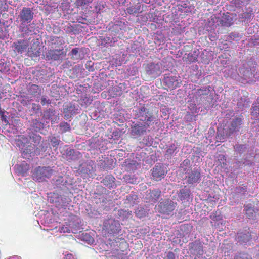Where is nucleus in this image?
<instances>
[{
    "mask_svg": "<svg viewBox=\"0 0 259 259\" xmlns=\"http://www.w3.org/2000/svg\"><path fill=\"white\" fill-rule=\"evenodd\" d=\"M108 224L105 225L106 229L110 233H116L118 231V226L119 224L114 220H109L108 221Z\"/></svg>",
    "mask_w": 259,
    "mask_h": 259,
    "instance_id": "14",
    "label": "nucleus"
},
{
    "mask_svg": "<svg viewBox=\"0 0 259 259\" xmlns=\"http://www.w3.org/2000/svg\"><path fill=\"white\" fill-rule=\"evenodd\" d=\"M94 241V239L92 237H91L90 239L89 240V241L90 242H93Z\"/></svg>",
    "mask_w": 259,
    "mask_h": 259,
    "instance_id": "36",
    "label": "nucleus"
},
{
    "mask_svg": "<svg viewBox=\"0 0 259 259\" xmlns=\"http://www.w3.org/2000/svg\"><path fill=\"white\" fill-rule=\"evenodd\" d=\"M198 93L200 95H207V91L206 90H203L202 89L198 90Z\"/></svg>",
    "mask_w": 259,
    "mask_h": 259,
    "instance_id": "31",
    "label": "nucleus"
},
{
    "mask_svg": "<svg viewBox=\"0 0 259 259\" xmlns=\"http://www.w3.org/2000/svg\"><path fill=\"white\" fill-rule=\"evenodd\" d=\"M115 178L111 175L106 176L102 180L103 184L109 188H113L115 185Z\"/></svg>",
    "mask_w": 259,
    "mask_h": 259,
    "instance_id": "15",
    "label": "nucleus"
},
{
    "mask_svg": "<svg viewBox=\"0 0 259 259\" xmlns=\"http://www.w3.org/2000/svg\"><path fill=\"white\" fill-rule=\"evenodd\" d=\"M25 170H22L21 171V173H22L23 175H24V173L26 172V171L28 170V166L27 164L25 165Z\"/></svg>",
    "mask_w": 259,
    "mask_h": 259,
    "instance_id": "33",
    "label": "nucleus"
},
{
    "mask_svg": "<svg viewBox=\"0 0 259 259\" xmlns=\"http://www.w3.org/2000/svg\"><path fill=\"white\" fill-rule=\"evenodd\" d=\"M251 115L254 119L259 118V97L252 104L251 108Z\"/></svg>",
    "mask_w": 259,
    "mask_h": 259,
    "instance_id": "16",
    "label": "nucleus"
},
{
    "mask_svg": "<svg viewBox=\"0 0 259 259\" xmlns=\"http://www.w3.org/2000/svg\"><path fill=\"white\" fill-rule=\"evenodd\" d=\"M218 161L220 162L222 166L226 165V159L223 155H219L218 157Z\"/></svg>",
    "mask_w": 259,
    "mask_h": 259,
    "instance_id": "27",
    "label": "nucleus"
},
{
    "mask_svg": "<svg viewBox=\"0 0 259 259\" xmlns=\"http://www.w3.org/2000/svg\"><path fill=\"white\" fill-rule=\"evenodd\" d=\"M8 259H20V257L17 255H14L9 257Z\"/></svg>",
    "mask_w": 259,
    "mask_h": 259,
    "instance_id": "34",
    "label": "nucleus"
},
{
    "mask_svg": "<svg viewBox=\"0 0 259 259\" xmlns=\"http://www.w3.org/2000/svg\"><path fill=\"white\" fill-rule=\"evenodd\" d=\"M40 139H41V137H40V136H37V140H40Z\"/></svg>",
    "mask_w": 259,
    "mask_h": 259,
    "instance_id": "37",
    "label": "nucleus"
},
{
    "mask_svg": "<svg viewBox=\"0 0 259 259\" xmlns=\"http://www.w3.org/2000/svg\"><path fill=\"white\" fill-rule=\"evenodd\" d=\"M25 153H27V152H25V151H23V154L24 155V156L25 155Z\"/></svg>",
    "mask_w": 259,
    "mask_h": 259,
    "instance_id": "38",
    "label": "nucleus"
},
{
    "mask_svg": "<svg viewBox=\"0 0 259 259\" xmlns=\"http://www.w3.org/2000/svg\"><path fill=\"white\" fill-rule=\"evenodd\" d=\"M177 148L175 144H171L167 149L165 153V155L168 156H171L176 151Z\"/></svg>",
    "mask_w": 259,
    "mask_h": 259,
    "instance_id": "24",
    "label": "nucleus"
},
{
    "mask_svg": "<svg viewBox=\"0 0 259 259\" xmlns=\"http://www.w3.org/2000/svg\"><path fill=\"white\" fill-rule=\"evenodd\" d=\"M65 55L64 49L50 50L46 53L48 60H58Z\"/></svg>",
    "mask_w": 259,
    "mask_h": 259,
    "instance_id": "7",
    "label": "nucleus"
},
{
    "mask_svg": "<svg viewBox=\"0 0 259 259\" xmlns=\"http://www.w3.org/2000/svg\"><path fill=\"white\" fill-rule=\"evenodd\" d=\"M31 109L35 113H38L40 112L41 107L39 104L33 103Z\"/></svg>",
    "mask_w": 259,
    "mask_h": 259,
    "instance_id": "28",
    "label": "nucleus"
},
{
    "mask_svg": "<svg viewBox=\"0 0 259 259\" xmlns=\"http://www.w3.org/2000/svg\"><path fill=\"white\" fill-rule=\"evenodd\" d=\"M15 50L18 53H22L25 51L28 47L27 40H20L14 44Z\"/></svg>",
    "mask_w": 259,
    "mask_h": 259,
    "instance_id": "13",
    "label": "nucleus"
},
{
    "mask_svg": "<svg viewBox=\"0 0 259 259\" xmlns=\"http://www.w3.org/2000/svg\"><path fill=\"white\" fill-rule=\"evenodd\" d=\"M246 259H248V258H247V257H246Z\"/></svg>",
    "mask_w": 259,
    "mask_h": 259,
    "instance_id": "40",
    "label": "nucleus"
},
{
    "mask_svg": "<svg viewBox=\"0 0 259 259\" xmlns=\"http://www.w3.org/2000/svg\"><path fill=\"white\" fill-rule=\"evenodd\" d=\"M245 214L247 217L249 219H253L256 217V213L258 211H255L254 208L249 206L248 205L245 206Z\"/></svg>",
    "mask_w": 259,
    "mask_h": 259,
    "instance_id": "18",
    "label": "nucleus"
},
{
    "mask_svg": "<svg viewBox=\"0 0 259 259\" xmlns=\"http://www.w3.org/2000/svg\"><path fill=\"white\" fill-rule=\"evenodd\" d=\"M211 20L214 23L213 29L217 27H229L233 24L232 18L228 14H223L220 17L214 16Z\"/></svg>",
    "mask_w": 259,
    "mask_h": 259,
    "instance_id": "3",
    "label": "nucleus"
},
{
    "mask_svg": "<svg viewBox=\"0 0 259 259\" xmlns=\"http://www.w3.org/2000/svg\"><path fill=\"white\" fill-rule=\"evenodd\" d=\"M127 10H128V12L129 13H133V11H132V10H131V9L130 8L127 9Z\"/></svg>",
    "mask_w": 259,
    "mask_h": 259,
    "instance_id": "35",
    "label": "nucleus"
},
{
    "mask_svg": "<svg viewBox=\"0 0 259 259\" xmlns=\"http://www.w3.org/2000/svg\"><path fill=\"white\" fill-rule=\"evenodd\" d=\"M59 127L62 133H65L71 130L70 124L65 121H63L59 124Z\"/></svg>",
    "mask_w": 259,
    "mask_h": 259,
    "instance_id": "22",
    "label": "nucleus"
},
{
    "mask_svg": "<svg viewBox=\"0 0 259 259\" xmlns=\"http://www.w3.org/2000/svg\"><path fill=\"white\" fill-rule=\"evenodd\" d=\"M49 140L52 146L54 147H57L60 142V139L55 136L50 137Z\"/></svg>",
    "mask_w": 259,
    "mask_h": 259,
    "instance_id": "25",
    "label": "nucleus"
},
{
    "mask_svg": "<svg viewBox=\"0 0 259 259\" xmlns=\"http://www.w3.org/2000/svg\"><path fill=\"white\" fill-rule=\"evenodd\" d=\"M103 167H104V168H108V167H107V166H105V165H104V166H103Z\"/></svg>",
    "mask_w": 259,
    "mask_h": 259,
    "instance_id": "39",
    "label": "nucleus"
},
{
    "mask_svg": "<svg viewBox=\"0 0 259 259\" xmlns=\"http://www.w3.org/2000/svg\"><path fill=\"white\" fill-rule=\"evenodd\" d=\"M17 142L19 146H24L28 142V139L23 135H20L18 137Z\"/></svg>",
    "mask_w": 259,
    "mask_h": 259,
    "instance_id": "21",
    "label": "nucleus"
},
{
    "mask_svg": "<svg viewBox=\"0 0 259 259\" xmlns=\"http://www.w3.org/2000/svg\"><path fill=\"white\" fill-rule=\"evenodd\" d=\"M149 195L150 201L153 203H155L158 201L160 196L161 191L159 189H154L150 191Z\"/></svg>",
    "mask_w": 259,
    "mask_h": 259,
    "instance_id": "17",
    "label": "nucleus"
},
{
    "mask_svg": "<svg viewBox=\"0 0 259 259\" xmlns=\"http://www.w3.org/2000/svg\"><path fill=\"white\" fill-rule=\"evenodd\" d=\"M145 70L148 75L154 78L158 76L161 72L160 65L153 63L148 64L145 67Z\"/></svg>",
    "mask_w": 259,
    "mask_h": 259,
    "instance_id": "6",
    "label": "nucleus"
},
{
    "mask_svg": "<svg viewBox=\"0 0 259 259\" xmlns=\"http://www.w3.org/2000/svg\"><path fill=\"white\" fill-rule=\"evenodd\" d=\"M51 102L49 99H48L46 97L42 96L41 98V104L42 105H45L46 104H50Z\"/></svg>",
    "mask_w": 259,
    "mask_h": 259,
    "instance_id": "29",
    "label": "nucleus"
},
{
    "mask_svg": "<svg viewBox=\"0 0 259 259\" xmlns=\"http://www.w3.org/2000/svg\"><path fill=\"white\" fill-rule=\"evenodd\" d=\"M190 194V190L187 189L186 187L185 186L184 188L180 190L178 195L181 200H185L189 198Z\"/></svg>",
    "mask_w": 259,
    "mask_h": 259,
    "instance_id": "20",
    "label": "nucleus"
},
{
    "mask_svg": "<svg viewBox=\"0 0 259 259\" xmlns=\"http://www.w3.org/2000/svg\"><path fill=\"white\" fill-rule=\"evenodd\" d=\"M64 259H75L72 254H67L65 256Z\"/></svg>",
    "mask_w": 259,
    "mask_h": 259,
    "instance_id": "32",
    "label": "nucleus"
},
{
    "mask_svg": "<svg viewBox=\"0 0 259 259\" xmlns=\"http://www.w3.org/2000/svg\"><path fill=\"white\" fill-rule=\"evenodd\" d=\"M138 115L139 120L144 122V125H146L147 128L153 125L156 120L155 117L149 111L148 109L144 107L139 109Z\"/></svg>",
    "mask_w": 259,
    "mask_h": 259,
    "instance_id": "2",
    "label": "nucleus"
},
{
    "mask_svg": "<svg viewBox=\"0 0 259 259\" xmlns=\"http://www.w3.org/2000/svg\"><path fill=\"white\" fill-rule=\"evenodd\" d=\"M238 241L240 243H247L251 239V235L250 231L245 230L243 232L238 233L237 234Z\"/></svg>",
    "mask_w": 259,
    "mask_h": 259,
    "instance_id": "10",
    "label": "nucleus"
},
{
    "mask_svg": "<svg viewBox=\"0 0 259 259\" xmlns=\"http://www.w3.org/2000/svg\"><path fill=\"white\" fill-rule=\"evenodd\" d=\"M146 126L142 123L135 124L131 127V134L133 136H140L146 131Z\"/></svg>",
    "mask_w": 259,
    "mask_h": 259,
    "instance_id": "9",
    "label": "nucleus"
},
{
    "mask_svg": "<svg viewBox=\"0 0 259 259\" xmlns=\"http://www.w3.org/2000/svg\"><path fill=\"white\" fill-rule=\"evenodd\" d=\"M175 254L172 251H169L166 256V259H175Z\"/></svg>",
    "mask_w": 259,
    "mask_h": 259,
    "instance_id": "30",
    "label": "nucleus"
},
{
    "mask_svg": "<svg viewBox=\"0 0 259 259\" xmlns=\"http://www.w3.org/2000/svg\"><path fill=\"white\" fill-rule=\"evenodd\" d=\"M34 18V13L29 8L23 7L20 12L16 21L21 22L19 27V31L23 34L29 35L32 31L30 29L29 24Z\"/></svg>",
    "mask_w": 259,
    "mask_h": 259,
    "instance_id": "1",
    "label": "nucleus"
},
{
    "mask_svg": "<svg viewBox=\"0 0 259 259\" xmlns=\"http://www.w3.org/2000/svg\"><path fill=\"white\" fill-rule=\"evenodd\" d=\"M177 203L171 200L165 199L160 202L158 206V209L160 213L164 214H169L176 208Z\"/></svg>",
    "mask_w": 259,
    "mask_h": 259,
    "instance_id": "4",
    "label": "nucleus"
},
{
    "mask_svg": "<svg viewBox=\"0 0 259 259\" xmlns=\"http://www.w3.org/2000/svg\"><path fill=\"white\" fill-rule=\"evenodd\" d=\"M201 177L200 172L197 169H194L189 174L187 177L188 184H193L199 182Z\"/></svg>",
    "mask_w": 259,
    "mask_h": 259,
    "instance_id": "11",
    "label": "nucleus"
},
{
    "mask_svg": "<svg viewBox=\"0 0 259 259\" xmlns=\"http://www.w3.org/2000/svg\"><path fill=\"white\" fill-rule=\"evenodd\" d=\"M28 92L32 95L37 96L41 94V90L39 86L33 84L30 85Z\"/></svg>",
    "mask_w": 259,
    "mask_h": 259,
    "instance_id": "19",
    "label": "nucleus"
},
{
    "mask_svg": "<svg viewBox=\"0 0 259 259\" xmlns=\"http://www.w3.org/2000/svg\"><path fill=\"white\" fill-rule=\"evenodd\" d=\"M163 82V84L165 86V89L170 90H174L179 87L181 83L178 77L170 74H165Z\"/></svg>",
    "mask_w": 259,
    "mask_h": 259,
    "instance_id": "5",
    "label": "nucleus"
},
{
    "mask_svg": "<svg viewBox=\"0 0 259 259\" xmlns=\"http://www.w3.org/2000/svg\"><path fill=\"white\" fill-rule=\"evenodd\" d=\"M71 58L74 59H79L80 58V54L79 53V48H73L69 53Z\"/></svg>",
    "mask_w": 259,
    "mask_h": 259,
    "instance_id": "23",
    "label": "nucleus"
},
{
    "mask_svg": "<svg viewBox=\"0 0 259 259\" xmlns=\"http://www.w3.org/2000/svg\"><path fill=\"white\" fill-rule=\"evenodd\" d=\"M166 172L163 165L160 164H158L153 168L152 174L154 178L156 181H158L164 178Z\"/></svg>",
    "mask_w": 259,
    "mask_h": 259,
    "instance_id": "8",
    "label": "nucleus"
},
{
    "mask_svg": "<svg viewBox=\"0 0 259 259\" xmlns=\"http://www.w3.org/2000/svg\"><path fill=\"white\" fill-rule=\"evenodd\" d=\"M245 148L244 145H236L234 146L235 151L239 153H242Z\"/></svg>",
    "mask_w": 259,
    "mask_h": 259,
    "instance_id": "26",
    "label": "nucleus"
},
{
    "mask_svg": "<svg viewBox=\"0 0 259 259\" xmlns=\"http://www.w3.org/2000/svg\"><path fill=\"white\" fill-rule=\"evenodd\" d=\"M77 109L74 105L70 104L66 106L63 108V113L64 114V118L68 119L69 118L76 113Z\"/></svg>",
    "mask_w": 259,
    "mask_h": 259,
    "instance_id": "12",
    "label": "nucleus"
}]
</instances>
